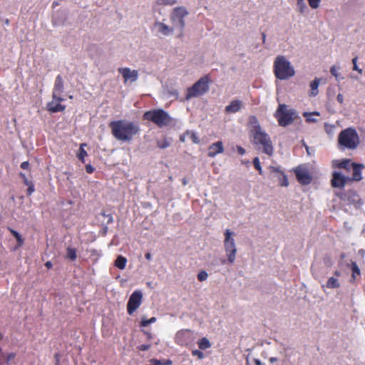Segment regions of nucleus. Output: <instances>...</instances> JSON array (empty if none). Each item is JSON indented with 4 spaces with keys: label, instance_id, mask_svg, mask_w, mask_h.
<instances>
[{
    "label": "nucleus",
    "instance_id": "obj_36",
    "mask_svg": "<svg viewBox=\"0 0 365 365\" xmlns=\"http://www.w3.org/2000/svg\"><path fill=\"white\" fill-rule=\"evenodd\" d=\"M16 356V354L14 352L7 354L5 357L6 364L8 365L11 364V362L15 359Z\"/></svg>",
    "mask_w": 365,
    "mask_h": 365
},
{
    "label": "nucleus",
    "instance_id": "obj_22",
    "mask_svg": "<svg viewBox=\"0 0 365 365\" xmlns=\"http://www.w3.org/2000/svg\"><path fill=\"white\" fill-rule=\"evenodd\" d=\"M155 26L158 27V31L165 36H168L173 31V29L161 22H156Z\"/></svg>",
    "mask_w": 365,
    "mask_h": 365
},
{
    "label": "nucleus",
    "instance_id": "obj_50",
    "mask_svg": "<svg viewBox=\"0 0 365 365\" xmlns=\"http://www.w3.org/2000/svg\"><path fill=\"white\" fill-rule=\"evenodd\" d=\"M150 365H163V361L158 359H152Z\"/></svg>",
    "mask_w": 365,
    "mask_h": 365
},
{
    "label": "nucleus",
    "instance_id": "obj_57",
    "mask_svg": "<svg viewBox=\"0 0 365 365\" xmlns=\"http://www.w3.org/2000/svg\"><path fill=\"white\" fill-rule=\"evenodd\" d=\"M145 257L146 259L148 260H150L151 259V254L148 252L145 255Z\"/></svg>",
    "mask_w": 365,
    "mask_h": 365
},
{
    "label": "nucleus",
    "instance_id": "obj_9",
    "mask_svg": "<svg viewBox=\"0 0 365 365\" xmlns=\"http://www.w3.org/2000/svg\"><path fill=\"white\" fill-rule=\"evenodd\" d=\"M142 299L143 294L141 291L136 290L132 293L127 304V312L130 315L133 314L140 307Z\"/></svg>",
    "mask_w": 365,
    "mask_h": 365
},
{
    "label": "nucleus",
    "instance_id": "obj_43",
    "mask_svg": "<svg viewBox=\"0 0 365 365\" xmlns=\"http://www.w3.org/2000/svg\"><path fill=\"white\" fill-rule=\"evenodd\" d=\"M19 176H20V178L22 179V180H23L24 183V185H29L30 183H31V182H32L31 181H29V180L27 179V178H26V175H25L24 173H20Z\"/></svg>",
    "mask_w": 365,
    "mask_h": 365
},
{
    "label": "nucleus",
    "instance_id": "obj_55",
    "mask_svg": "<svg viewBox=\"0 0 365 365\" xmlns=\"http://www.w3.org/2000/svg\"><path fill=\"white\" fill-rule=\"evenodd\" d=\"M45 266L48 268V269H51L52 267H53V264L51 262H46L45 263Z\"/></svg>",
    "mask_w": 365,
    "mask_h": 365
},
{
    "label": "nucleus",
    "instance_id": "obj_62",
    "mask_svg": "<svg viewBox=\"0 0 365 365\" xmlns=\"http://www.w3.org/2000/svg\"><path fill=\"white\" fill-rule=\"evenodd\" d=\"M4 336H3V334L1 332H0V340H1L3 339Z\"/></svg>",
    "mask_w": 365,
    "mask_h": 365
},
{
    "label": "nucleus",
    "instance_id": "obj_39",
    "mask_svg": "<svg viewBox=\"0 0 365 365\" xmlns=\"http://www.w3.org/2000/svg\"><path fill=\"white\" fill-rule=\"evenodd\" d=\"M176 3L175 0H158V5H173Z\"/></svg>",
    "mask_w": 365,
    "mask_h": 365
},
{
    "label": "nucleus",
    "instance_id": "obj_64",
    "mask_svg": "<svg viewBox=\"0 0 365 365\" xmlns=\"http://www.w3.org/2000/svg\"><path fill=\"white\" fill-rule=\"evenodd\" d=\"M225 262H226V260H225V259H222V264H225Z\"/></svg>",
    "mask_w": 365,
    "mask_h": 365
},
{
    "label": "nucleus",
    "instance_id": "obj_29",
    "mask_svg": "<svg viewBox=\"0 0 365 365\" xmlns=\"http://www.w3.org/2000/svg\"><path fill=\"white\" fill-rule=\"evenodd\" d=\"M197 344H198L199 348L202 350L207 349V348L210 347V346H211L209 340L206 338L201 339L197 342Z\"/></svg>",
    "mask_w": 365,
    "mask_h": 365
},
{
    "label": "nucleus",
    "instance_id": "obj_18",
    "mask_svg": "<svg viewBox=\"0 0 365 365\" xmlns=\"http://www.w3.org/2000/svg\"><path fill=\"white\" fill-rule=\"evenodd\" d=\"M187 14L186 10L183 7H177L174 9L173 17L172 18L173 21L174 20V18H177L181 29L185 26V21L183 19Z\"/></svg>",
    "mask_w": 365,
    "mask_h": 365
},
{
    "label": "nucleus",
    "instance_id": "obj_21",
    "mask_svg": "<svg viewBox=\"0 0 365 365\" xmlns=\"http://www.w3.org/2000/svg\"><path fill=\"white\" fill-rule=\"evenodd\" d=\"M352 163H351V160L344 159L342 160L334 161L333 166L337 168L345 169L346 170L349 171L351 170Z\"/></svg>",
    "mask_w": 365,
    "mask_h": 365
},
{
    "label": "nucleus",
    "instance_id": "obj_35",
    "mask_svg": "<svg viewBox=\"0 0 365 365\" xmlns=\"http://www.w3.org/2000/svg\"><path fill=\"white\" fill-rule=\"evenodd\" d=\"M279 184L281 187H287L289 185L288 178L285 174L282 175V178H279Z\"/></svg>",
    "mask_w": 365,
    "mask_h": 365
},
{
    "label": "nucleus",
    "instance_id": "obj_61",
    "mask_svg": "<svg viewBox=\"0 0 365 365\" xmlns=\"http://www.w3.org/2000/svg\"><path fill=\"white\" fill-rule=\"evenodd\" d=\"M255 364H256V365H261V362L259 359L255 360Z\"/></svg>",
    "mask_w": 365,
    "mask_h": 365
},
{
    "label": "nucleus",
    "instance_id": "obj_34",
    "mask_svg": "<svg viewBox=\"0 0 365 365\" xmlns=\"http://www.w3.org/2000/svg\"><path fill=\"white\" fill-rule=\"evenodd\" d=\"M311 115H319V112H314L312 113H304L303 115L304 117H306V121L308 123H313V122L317 121L316 119L310 117Z\"/></svg>",
    "mask_w": 365,
    "mask_h": 365
},
{
    "label": "nucleus",
    "instance_id": "obj_6",
    "mask_svg": "<svg viewBox=\"0 0 365 365\" xmlns=\"http://www.w3.org/2000/svg\"><path fill=\"white\" fill-rule=\"evenodd\" d=\"M143 120L153 122L159 128L168 125L172 120L169 114L160 108L145 112L143 115Z\"/></svg>",
    "mask_w": 365,
    "mask_h": 365
},
{
    "label": "nucleus",
    "instance_id": "obj_59",
    "mask_svg": "<svg viewBox=\"0 0 365 365\" xmlns=\"http://www.w3.org/2000/svg\"><path fill=\"white\" fill-rule=\"evenodd\" d=\"M334 274V275L336 277H339L341 275V272L339 271H337V270L335 271Z\"/></svg>",
    "mask_w": 365,
    "mask_h": 365
},
{
    "label": "nucleus",
    "instance_id": "obj_7",
    "mask_svg": "<svg viewBox=\"0 0 365 365\" xmlns=\"http://www.w3.org/2000/svg\"><path fill=\"white\" fill-rule=\"evenodd\" d=\"M210 79L207 76L200 78L191 87L187 89L185 98L189 100L204 95L209 90Z\"/></svg>",
    "mask_w": 365,
    "mask_h": 365
},
{
    "label": "nucleus",
    "instance_id": "obj_25",
    "mask_svg": "<svg viewBox=\"0 0 365 365\" xmlns=\"http://www.w3.org/2000/svg\"><path fill=\"white\" fill-rule=\"evenodd\" d=\"M9 230L11 234L15 237V239L17 241V247H21L24 242V238L21 237V235L17 231H16L11 228H9Z\"/></svg>",
    "mask_w": 365,
    "mask_h": 365
},
{
    "label": "nucleus",
    "instance_id": "obj_14",
    "mask_svg": "<svg viewBox=\"0 0 365 365\" xmlns=\"http://www.w3.org/2000/svg\"><path fill=\"white\" fill-rule=\"evenodd\" d=\"M118 71L123 76L125 83L128 81L134 82L138 79V71L137 70H131L129 68H119Z\"/></svg>",
    "mask_w": 365,
    "mask_h": 365
},
{
    "label": "nucleus",
    "instance_id": "obj_26",
    "mask_svg": "<svg viewBox=\"0 0 365 365\" xmlns=\"http://www.w3.org/2000/svg\"><path fill=\"white\" fill-rule=\"evenodd\" d=\"M326 287L329 289L339 288L340 283L336 278L331 277L327 280Z\"/></svg>",
    "mask_w": 365,
    "mask_h": 365
},
{
    "label": "nucleus",
    "instance_id": "obj_45",
    "mask_svg": "<svg viewBox=\"0 0 365 365\" xmlns=\"http://www.w3.org/2000/svg\"><path fill=\"white\" fill-rule=\"evenodd\" d=\"M192 354L193 356H197L199 359H202L203 356H204L203 353L202 351H200V350H197V349L193 350L192 351Z\"/></svg>",
    "mask_w": 365,
    "mask_h": 365
},
{
    "label": "nucleus",
    "instance_id": "obj_23",
    "mask_svg": "<svg viewBox=\"0 0 365 365\" xmlns=\"http://www.w3.org/2000/svg\"><path fill=\"white\" fill-rule=\"evenodd\" d=\"M319 85V78H316L314 81H312L311 82V83H310L311 91L309 93L310 96H316L318 94Z\"/></svg>",
    "mask_w": 365,
    "mask_h": 365
},
{
    "label": "nucleus",
    "instance_id": "obj_27",
    "mask_svg": "<svg viewBox=\"0 0 365 365\" xmlns=\"http://www.w3.org/2000/svg\"><path fill=\"white\" fill-rule=\"evenodd\" d=\"M351 281H354L356 279V276H360L361 272L360 269L359 268L356 262H351Z\"/></svg>",
    "mask_w": 365,
    "mask_h": 365
},
{
    "label": "nucleus",
    "instance_id": "obj_38",
    "mask_svg": "<svg viewBox=\"0 0 365 365\" xmlns=\"http://www.w3.org/2000/svg\"><path fill=\"white\" fill-rule=\"evenodd\" d=\"M312 9H317L319 6L321 0H307Z\"/></svg>",
    "mask_w": 365,
    "mask_h": 365
},
{
    "label": "nucleus",
    "instance_id": "obj_47",
    "mask_svg": "<svg viewBox=\"0 0 365 365\" xmlns=\"http://www.w3.org/2000/svg\"><path fill=\"white\" fill-rule=\"evenodd\" d=\"M150 348V344H141L140 346H138V349L140 350V351H147Z\"/></svg>",
    "mask_w": 365,
    "mask_h": 365
},
{
    "label": "nucleus",
    "instance_id": "obj_30",
    "mask_svg": "<svg viewBox=\"0 0 365 365\" xmlns=\"http://www.w3.org/2000/svg\"><path fill=\"white\" fill-rule=\"evenodd\" d=\"M66 257L69 259L74 261L77 257L76 250L75 248L68 247L66 250Z\"/></svg>",
    "mask_w": 365,
    "mask_h": 365
},
{
    "label": "nucleus",
    "instance_id": "obj_49",
    "mask_svg": "<svg viewBox=\"0 0 365 365\" xmlns=\"http://www.w3.org/2000/svg\"><path fill=\"white\" fill-rule=\"evenodd\" d=\"M20 167L24 170H28L29 168V161H24L21 163Z\"/></svg>",
    "mask_w": 365,
    "mask_h": 365
},
{
    "label": "nucleus",
    "instance_id": "obj_20",
    "mask_svg": "<svg viewBox=\"0 0 365 365\" xmlns=\"http://www.w3.org/2000/svg\"><path fill=\"white\" fill-rule=\"evenodd\" d=\"M249 123L252 126V128L250 130L251 135H253L254 133H256L257 132L262 131L258 119L257 118L256 116L250 115L249 117Z\"/></svg>",
    "mask_w": 365,
    "mask_h": 365
},
{
    "label": "nucleus",
    "instance_id": "obj_42",
    "mask_svg": "<svg viewBox=\"0 0 365 365\" xmlns=\"http://www.w3.org/2000/svg\"><path fill=\"white\" fill-rule=\"evenodd\" d=\"M269 170H270V171H271L272 173H279V174H280L281 175H283V174H284V173L283 171H282V170H280V168H278V167L270 166V167H269Z\"/></svg>",
    "mask_w": 365,
    "mask_h": 365
},
{
    "label": "nucleus",
    "instance_id": "obj_11",
    "mask_svg": "<svg viewBox=\"0 0 365 365\" xmlns=\"http://www.w3.org/2000/svg\"><path fill=\"white\" fill-rule=\"evenodd\" d=\"M65 98L62 96H57V98H54L52 96V101L47 103L46 110L51 113L63 112L66 109V106L61 104V102L63 101Z\"/></svg>",
    "mask_w": 365,
    "mask_h": 365
},
{
    "label": "nucleus",
    "instance_id": "obj_2",
    "mask_svg": "<svg viewBox=\"0 0 365 365\" xmlns=\"http://www.w3.org/2000/svg\"><path fill=\"white\" fill-rule=\"evenodd\" d=\"M360 143L356 130L353 128L342 130L338 136V144L342 149L354 150Z\"/></svg>",
    "mask_w": 365,
    "mask_h": 365
},
{
    "label": "nucleus",
    "instance_id": "obj_17",
    "mask_svg": "<svg viewBox=\"0 0 365 365\" xmlns=\"http://www.w3.org/2000/svg\"><path fill=\"white\" fill-rule=\"evenodd\" d=\"M224 152L223 143L222 141H217L211 144L208 148L207 155L210 158H214L217 154Z\"/></svg>",
    "mask_w": 365,
    "mask_h": 365
},
{
    "label": "nucleus",
    "instance_id": "obj_52",
    "mask_svg": "<svg viewBox=\"0 0 365 365\" xmlns=\"http://www.w3.org/2000/svg\"><path fill=\"white\" fill-rule=\"evenodd\" d=\"M349 195V197H357L359 198V196L357 195V194L355 192H349L348 193Z\"/></svg>",
    "mask_w": 365,
    "mask_h": 365
},
{
    "label": "nucleus",
    "instance_id": "obj_63",
    "mask_svg": "<svg viewBox=\"0 0 365 365\" xmlns=\"http://www.w3.org/2000/svg\"><path fill=\"white\" fill-rule=\"evenodd\" d=\"M180 140H181V141H182V142H184V141H185V138H184V137H183V136H181V137H180Z\"/></svg>",
    "mask_w": 365,
    "mask_h": 365
},
{
    "label": "nucleus",
    "instance_id": "obj_40",
    "mask_svg": "<svg viewBox=\"0 0 365 365\" xmlns=\"http://www.w3.org/2000/svg\"><path fill=\"white\" fill-rule=\"evenodd\" d=\"M357 56L354 57L353 59H352V63H353V70L354 71H358L359 73H362V70L359 68L357 64H356V62H357Z\"/></svg>",
    "mask_w": 365,
    "mask_h": 365
},
{
    "label": "nucleus",
    "instance_id": "obj_5",
    "mask_svg": "<svg viewBox=\"0 0 365 365\" xmlns=\"http://www.w3.org/2000/svg\"><path fill=\"white\" fill-rule=\"evenodd\" d=\"M274 117L280 126L286 127L294 122L297 114L294 109L289 108L286 104H279Z\"/></svg>",
    "mask_w": 365,
    "mask_h": 365
},
{
    "label": "nucleus",
    "instance_id": "obj_46",
    "mask_svg": "<svg viewBox=\"0 0 365 365\" xmlns=\"http://www.w3.org/2000/svg\"><path fill=\"white\" fill-rule=\"evenodd\" d=\"M28 186V188H27V195H31L34 192V183L31 182L30 183L29 185H27Z\"/></svg>",
    "mask_w": 365,
    "mask_h": 365
},
{
    "label": "nucleus",
    "instance_id": "obj_13",
    "mask_svg": "<svg viewBox=\"0 0 365 365\" xmlns=\"http://www.w3.org/2000/svg\"><path fill=\"white\" fill-rule=\"evenodd\" d=\"M175 341L180 346H187L191 342V332L190 330H180L177 332Z\"/></svg>",
    "mask_w": 365,
    "mask_h": 365
},
{
    "label": "nucleus",
    "instance_id": "obj_33",
    "mask_svg": "<svg viewBox=\"0 0 365 365\" xmlns=\"http://www.w3.org/2000/svg\"><path fill=\"white\" fill-rule=\"evenodd\" d=\"M253 165L256 170L259 171L260 175L262 174V167L260 165L259 159L258 157H255L253 160Z\"/></svg>",
    "mask_w": 365,
    "mask_h": 365
},
{
    "label": "nucleus",
    "instance_id": "obj_12",
    "mask_svg": "<svg viewBox=\"0 0 365 365\" xmlns=\"http://www.w3.org/2000/svg\"><path fill=\"white\" fill-rule=\"evenodd\" d=\"M350 182L349 177H345L341 173L334 171L332 173V178L331 184L333 187L342 188L347 182Z\"/></svg>",
    "mask_w": 365,
    "mask_h": 365
},
{
    "label": "nucleus",
    "instance_id": "obj_10",
    "mask_svg": "<svg viewBox=\"0 0 365 365\" xmlns=\"http://www.w3.org/2000/svg\"><path fill=\"white\" fill-rule=\"evenodd\" d=\"M297 181L304 185H309L312 180V177L307 168L304 165H299L294 170Z\"/></svg>",
    "mask_w": 365,
    "mask_h": 365
},
{
    "label": "nucleus",
    "instance_id": "obj_58",
    "mask_svg": "<svg viewBox=\"0 0 365 365\" xmlns=\"http://www.w3.org/2000/svg\"><path fill=\"white\" fill-rule=\"evenodd\" d=\"M145 334H146L148 339H149L153 337L152 334L150 332H145Z\"/></svg>",
    "mask_w": 365,
    "mask_h": 365
},
{
    "label": "nucleus",
    "instance_id": "obj_41",
    "mask_svg": "<svg viewBox=\"0 0 365 365\" xmlns=\"http://www.w3.org/2000/svg\"><path fill=\"white\" fill-rule=\"evenodd\" d=\"M188 133L190 135V138L194 143L197 144L200 143V140L195 133L192 132Z\"/></svg>",
    "mask_w": 365,
    "mask_h": 365
},
{
    "label": "nucleus",
    "instance_id": "obj_16",
    "mask_svg": "<svg viewBox=\"0 0 365 365\" xmlns=\"http://www.w3.org/2000/svg\"><path fill=\"white\" fill-rule=\"evenodd\" d=\"M364 166L360 163H353L351 169L353 170L352 177L350 178V182L360 181L362 179L361 172Z\"/></svg>",
    "mask_w": 365,
    "mask_h": 365
},
{
    "label": "nucleus",
    "instance_id": "obj_44",
    "mask_svg": "<svg viewBox=\"0 0 365 365\" xmlns=\"http://www.w3.org/2000/svg\"><path fill=\"white\" fill-rule=\"evenodd\" d=\"M330 72H331L332 76L336 77V78H338L339 73H338V69H337V68L335 66H333L331 67Z\"/></svg>",
    "mask_w": 365,
    "mask_h": 365
},
{
    "label": "nucleus",
    "instance_id": "obj_31",
    "mask_svg": "<svg viewBox=\"0 0 365 365\" xmlns=\"http://www.w3.org/2000/svg\"><path fill=\"white\" fill-rule=\"evenodd\" d=\"M170 141L167 138H163V140H159L157 141V146L160 149H164L170 145Z\"/></svg>",
    "mask_w": 365,
    "mask_h": 365
},
{
    "label": "nucleus",
    "instance_id": "obj_37",
    "mask_svg": "<svg viewBox=\"0 0 365 365\" xmlns=\"http://www.w3.org/2000/svg\"><path fill=\"white\" fill-rule=\"evenodd\" d=\"M208 277V274L207 273L202 270V271H200L198 274H197V279L200 281V282H202V281H205L207 279Z\"/></svg>",
    "mask_w": 365,
    "mask_h": 365
},
{
    "label": "nucleus",
    "instance_id": "obj_32",
    "mask_svg": "<svg viewBox=\"0 0 365 365\" xmlns=\"http://www.w3.org/2000/svg\"><path fill=\"white\" fill-rule=\"evenodd\" d=\"M156 318L155 317H151L150 319H147L145 317H143L142 319H141V322H140V327H147L150 324H152V323H154L156 322Z\"/></svg>",
    "mask_w": 365,
    "mask_h": 365
},
{
    "label": "nucleus",
    "instance_id": "obj_1",
    "mask_svg": "<svg viewBox=\"0 0 365 365\" xmlns=\"http://www.w3.org/2000/svg\"><path fill=\"white\" fill-rule=\"evenodd\" d=\"M111 134L118 141L130 143L140 133L139 124L127 120H116L108 123Z\"/></svg>",
    "mask_w": 365,
    "mask_h": 365
},
{
    "label": "nucleus",
    "instance_id": "obj_24",
    "mask_svg": "<svg viewBox=\"0 0 365 365\" xmlns=\"http://www.w3.org/2000/svg\"><path fill=\"white\" fill-rule=\"evenodd\" d=\"M127 263V259L123 256H118L115 261V266L120 269H125Z\"/></svg>",
    "mask_w": 365,
    "mask_h": 365
},
{
    "label": "nucleus",
    "instance_id": "obj_28",
    "mask_svg": "<svg viewBox=\"0 0 365 365\" xmlns=\"http://www.w3.org/2000/svg\"><path fill=\"white\" fill-rule=\"evenodd\" d=\"M84 146H86V143H81L80 145L78 153L77 154V157H78V160H81L82 163L85 162L84 158L86 156L88 155L87 152L85 150V149L83 148Z\"/></svg>",
    "mask_w": 365,
    "mask_h": 365
},
{
    "label": "nucleus",
    "instance_id": "obj_53",
    "mask_svg": "<svg viewBox=\"0 0 365 365\" xmlns=\"http://www.w3.org/2000/svg\"><path fill=\"white\" fill-rule=\"evenodd\" d=\"M338 102L340 103H343V96L341 94H339L336 97Z\"/></svg>",
    "mask_w": 365,
    "mask_h": 365
},
{
    "label": "nucleus",
    "instance_id": "obj_19",
    "mask_svg": "<svg viewBox=\"0 0 365 365\" xmlns=\"http://www.w3.org/2000/svg\"><path fill=\"white\" fill-rule=\"evenodd\" d=\"M242 107V102L240 100L232 101L231 103L225 108L227 113H235L238 112Z\"/></svg>",
    "mask_w": 365,
    "mask_h": 365
},
{
    "label": "nucleus",
    "instance_id": "obj_8",
    "mask_svg": "<svg viewBox=\"0 0 365 365\" xmlns=\"http://www.w3.org/2000/svg\"><path fill=\"white\" fill-rule=\"evenodd\" d=\"M234 233L230 230H226L225 232V239L224 241L225 250L227 256L228 262L230 264L234 263L235 261V256L237 253V248L235 243V240L231 237Z\"/></svg>",
    "mask_w": 365,
    "mask_h": 365
},
{
    "label": "nucleus",
    "instance_id": "obj_54",
    "mask_svg": "<svg viewBox=\"0 0 365 365\" xmlns=\"http://www.w3.org/2000/svg\"><path fill=\"white\" fill-rule=\"evenodd\" d=\"M171 364H172V361L170 359H167V360L163 361V365H171Z\"/></svg>",
    "mask_w": 365,
    "mask_h": 365
},
{
    "label": "nucleus",
    "instance_id": "obj_3",
    "mask_svg": "<svg viewBox=\"0 0 365 365\" xmlns=\"http://www.w3.org/2000/svg\"><path fill=\"white\" fill-rule=\"evenodd\" d=\"M274 73L277 78L285 80L294 76L295 71L284 56H277L274 62Z\"/></svg>",
    "mask_w": 365,
    "mask_h": 365
},
{
    "label": "nucleus",
    "instance_id": "obj_51",
    "mask_svg": "<svg viewBox=\"0 0 365 365\" xmlns=\"http://www.w3.org/2000/svg\"><path fill=\"white\" fill-rule=\"evenodd\" d=\"M237 150L241 155H243L245 153V150L242 146L237 145Z\"/></svg>",
    "mask_w": 365,
    "mask_h": 365
},
{
    "label": "nucleus",
    "instance_id": "obj_56",
    "mask_svg": "<svg viewBox=\"0 0 365 365\" xmlns=\"http://www.w3.org/2000/svg\"><path fill=\"white\" fill-rule=\"evenodd\" d=\"M298 6H304V0H297Z\"/></svg>",
    "mask_w": 365,
    "mask_h": 365
},
{
    "label": "nucleus",
    "instance_id": "obj_15",
    "mask_svg": "<svg viewBox=\"0 0 365 365\" xmlns=\"http://www.w3.org/2000/svg\"><path fill=\"white\" fill-rule=\"evenodd\" d=\"M63 88L64 87L63 78L61 75H58L55 80L52 96L54 98H57V96H62Z\"/></svg>",
    "mask_w": 365,
    "mask_h": 365
},
{
    "label": "nucleus",
    "instance_id": "obj_4",
    "mask_svg": "<svg viewBox=\"0 0 365 365\" xmlns=\"http://www.w3.org/2000/svg\"><path fill=\"white\" fill-rule=\"evenodd\" d=\"M251 136L252 137V143L257 150L269 156L273 155L274 147L267 133L260 131L251 135Z\"/></svg>",
    "mask_w": 365,
    "mask_h": 365
},
{
    "label": "nucleus",
    "instance_id": "obj_60",
    "mask_svg": "<svg viewBox=\"0 0 365 365\" xmlns=\"http://www.w3.org/2000/svg\"><path fill=\"white\" fill-rule=\"evenodd\" d=\"M262 41H263V43H264V42H265V39H266V35H265V34H264V33H262Z\"/></svg>",
    "mask_w": 365,
    "mask_h": 365
},
{
    "label": "nucleus",
    "instance_id": "obj_48",
    "mask_svg": "<svg viewBox=\"0 0 365 365\" xmlns=\"http://www.w3.org/2000/svg\"><path fill=\"white\" fill-rule=\"evenodd\" d=\"M85 168H86V173H88L89 174L93 173L94 171V168L91 164L86 165Z\"/></svg>",
    "mask_w": 365,
    "mask_h": 365
}]
</instances>
